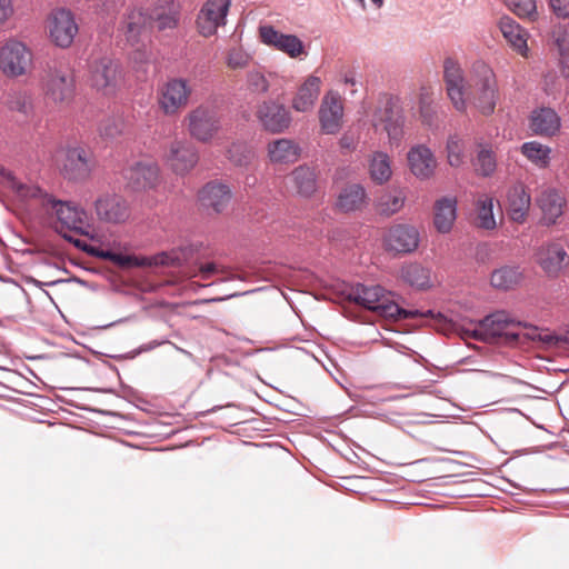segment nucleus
<instances>
[{
  "instance_id": "6ab92c4d",
  "label": "nucleus",
  "mask_w": 569,
  "mask_h": 569,
  "mask_svg": "<svg viewBox=\"0 0 569 569\" xmlns=\"http://www.w3.org/2000/svg\"><path fill=\"white\" fill-rule=\"evenodd\" d=\"M420 242V234L416 227L409 224H395L385 236L387 250L397 253H411Z\"/></svg>"
},
{
  "instance_id": "864d4df0",
  "label": "nucleus",
  "mask_w": 569,
  "mask_h": 569,
  "mask_svg": "<svg viewBox=\"0 0 569 569\" xmlns=\"http://www.w3.org/2000/svg\"><path fill=\"white\" fill-rule=\"evenodd\" d=\"M248 89L253 93H266L269 90V82L259 71H250L247 74Z\"/></svg>"
},
{
  "instance_id": "ddd939ff",
  "label": "nucleus",
  "mask_w": 569,
  "mask_h": 569,
  "mask_svg": "<svg viewBox=\"0 0 569 569\" xmlns=\"http://www.w3.org/2000/svg\"><path fill=\"white\" fill-rule=\"evenodd\" d=\"M443 81L455 109L460 112L465 111L467 108L465 72L460 63L451 57L443 61Z\"/></svg>"
},
{
  "instance_id": "de8ad7c7",
  "label": "nucleus",
  "mask_w": 569,
  "mask_h": 569,
  "mask_svg": "<svg viewBox=\"0 0 569 569\" xmlns=\"http://www.w3.org/2000/svg\"><path fill=\"white\" fill-rule=\"evenodd\" d=\"M144 259H146V266H156V267H181L182 266L179 254L177 252V248H173L170 251H161L159 253L153 254L150 258H144Z\"/></svg>"
},
{
  "instance_id": "8fccbe9b",
  "label": "nucleus",
  "mask_w": 569,
  "mask_h": 569,
  "mask_svg": "<svg viewBox=\"0 0 569 569\" xmlns=\"http://www.w3.org/2000/svg\"><path fill=\"white\" fill-rule=\"evenodd\" d=\"M447 158L451 167H460L463 163L462 142L457 136H450L447 141Z\"/></svg>"
},
{
  "instance_id": "4be33fe9",
  "label": "nucleus",
  "mask_w": 569,
  "mask_h": 569,
  "mask_svg": "<svg viewBox=\"0 0 569 569\" xmlns=\"http://www.w3.org/2000/svg\"><path fill=\"white\" fill-rule=\"evenodd\" d=\"M407 160L410 171L416 178L428 180L433 176L437 160L431 149L427 146L417 144L411 147L408 151Z\"/></svg>"
},
{
  "instance_id": "a878e982",
  "label": "nucleus",
  "mask_w": 569,
  "mask_h": 569,
  "mask_svg": "<svg viewBox=\"0 0 569 569\" xmlns=\"http://www.w3.org/2000/svg\"><path fill=\"white\" fill-rule=\"evenodd\" d=\"M232 193L229 186L210 181L199 192V200L206 208H211L214 212H222L229 204Z\"/></svg>"
},
{
  "instance_id": "6e6552de",
  "label": "nucleus",
  "mask_w": 569,
  "mask_h": 569,
  "mask_svg": "<svg viewBox=\"0 0 569 569\" xmlns=\"http://www.w3.org/2000/svg\"><path fill=\"white\" fill-rule=\"evenodd\" d=\"M97 219L102 223L121 224L131 216V208L127 199L114 192L100 194L93 203Z\"/></svg>"
},
{
  "instance_id": "4d7b16f0",
  "label": "nucleus",
  "mask_w": 569,
  "mask_h": 569,
  "mask_svg": "<svg viewBox=\"0 0 569 569\" xmlns=\"http://www.w3.org/2000/svg\"><path fill=\"white\" fill-rule=\"evenodd\" d=\"M112 263L121 268L141 267L146 266V259H139L131 254H123L121 252H113Z\"/></svg>"
},
{
  "instance_id": "7c9ffc66",
  "label": "nucleus",
  "mask_w": 569,
  "mask_h": 569,
  "mask_svg": "<svg viewBox=\"0 0 569 569\" xmlns=\"http://www.w3.org/2000/svg\"><path fill=\"white\" fill-rule=\"evenodd\" d=\"M508 213L512 221L523 222L529 211L531 198L521 184L512 187L507 194Z\"/></svg>"
},
{
  "instance_id": "49530a36",
  "label": "nucleus",
  "mask_w": 569,
  "mask_h": 569,
  "mask_svg": "<svg viewBox=\"0 0 569 569\" xmlns=\"http://www.w3.org/2000/svg\"><path fill=\"white\" fill-rule=\"evenodd\" d=\"M478 209V226L486 230L496 228V220L493 217V204L492 199L485 198L480 199L477 203Z\"/></svg>"
},
{
  "instance_id": "39448f33",
  "label": "nucleus",
  "mask_w": 569,
  "mask_h": 569,
  "mask_svg": "<svg viewBox=\"0 0 569 569\" xmlns=\"http://www.w3.org/2000/svg\"><path fill=\"white\" fill-rule=\"evenodd\" d=\"M186 121L190 136L199 142H210L221 129L218 111L210 106L200 104L191 110Z\"/></svg>"
},
{
  "instance_id": "13d9d810",
  "label": "nucleus",
  "mask_w": 569,
  "mask_h": 569,
  "mask_svg": "<svg viewBox=\"0 0 569 569\" xmlns=\"http://www.w3.org/2000/svg\"><path fill=\"white\" fill-rule=\"evenodd\" d=\"M122 4L123 0H99L97 3V10L106 17H113Z\"/></svg>"
},
{
  "instance_id": "2eb2a0df",
  "label": "nucleus",
  "mask_w": 569,
  "mask_h": 569,
  "mask_svg": "<svg viewBox=\"0 0 569 569\" xmlns=\"http://www.w3.org/2000/svg\"><path fill=\"white\" fill-rule=\"evenodd\" d=\"M256 117L262 129L270 133L284 132L292 121L288 108L273 100L263 101L258 104Z\"/></svg>"
},
{
  "instance_id": "bb28decb",
  "label": "nucleus",
  "mask_w": 569,
  "mask_h": 569,
  "mask_svg": "<svg viewBox=\"0 0 569 569\" xmlns=\"http://www.w3.org/2000/svg\"><path fill=\"white\" fill-rule=\"evenodd\" d=\"M537 203L542 212V223L550 226L562 216L566 199L556 189H546L538 196Z\"/></svg>"
},
{
  "instance_id": "72a5a7b5",
  "label": "nucleus",
  "mask_w": 569,
  "mask_h": 569,
  "mask_svg": "<svg viewBox=\"0 0 569 569\" xmlns=\"http://www.w3.org/2000/svg\"><path fill=\"white\" fill-rule=\"evenodd\" d=\"M290 178L297 192L303 197H310L317 190V174L315 169L308 166L296 168Z\"/></svg>"
},
{
  "instance_id": "423d86ee",
  "label": "nucleus",
  "mask_w": 569,
  "mask_h": 569,
  "mask_svg": "<svg viewBox=\"0 0 569 569\" xmlns=\"http://www.w3.org/2000/svg\"><path fill=\"white\" fill-rule=\"evenodd\" d=\"M192 88L184 78H170L159 89L158 104L163 114L172 117L184 109L190 100Z\"/></svg>"
},
{
  "instance_id": "dca6fc26",
  "label": "nucleus",
  "mask_w": 569,
  "mask_h": 569,
  "mask_svg": "<svg viewBox=\"0 0 569 569\" xmlns=\"http://www.w3.org/2000/svg\"><path fill=\"white\" fill-rule=\"evenodd\" d=\"M231 0H207L197 17V27L203 37L213 36L219 27L227 23Z\"/></svg>"
},
{
  "instance_id": "20e7f679",
  "label": "nucleus",
  "mask_w": 569,
  "mask_h": 569,
  "mask_svg": "<svg viewBox=\"0 0 569 569\" xmlns=\"http://www.w3.org/2000/svg\"><path fill=\"white\" fill-rule=\"evenodd\" d=\"M43 208L51 209L62 227L79 234H90V224L84 209L70 201L58 200L53 196L43 197Z\"/></svg>"
},
{
  "instance_id": "473e14b6",
  "label": "nucleus",
  "mask_w": 569,
  "mask_h": 569,
  "mask_svg": "<svg viewBox=\"0 0 569 569\" xmlns=\"http://www.w3.org/2000/svg\"><path fill=\"white\" fill-rule=\"evenodd\" d=\"M268 154L274 163H291L298 160L300 148L290 139H278L269 143Z\"/></svg>"
},
{
  "instance_id": "0eeeda50",
  "label": "nucleus",
  "mask_w": 569,
  "mask_h": 569,
  "mask_svg": "<svg viewBox=\"0 0 569 569\" xmlns=\"http://www.w3.org/2000/svg\"><path fill=\"white\" fill-rule=\"evenodd\" d=\"M349 299L355 303L387 318L385 306H389L395 302V293L386 290L380 284L367 286L363 283H356L350 289Z\"/></svg>"
},
{
  "instance_id": "c9c22d12",
  "label": "nucleus",
  "mask_w": 569,
  "mask_h": 569,
  "mask_svg": "<svg viewBox=\"0 0 569 569\" xmlns=\"http://www.w3.org/2000/svg\"><path fill=\"white\" fill-rule=\"evenodd\" d=\"M521 278L522 272L518 266H503L492 271L490 282L492 287L507 291L515 288Z\"/></svg>"
},
{
  "instance_id": "a211bd4d",
  "label": "nucleus",
  "mask_w": 569,
  "mask_h": 569,
  "mask_svg": "<svg viewBox=\"0 0 569 569\" xmlns=\"http://www.w3.org/2000/svg\"><path fill=\"white\" fill-rule=\"evenodd\" d=\"M127 187L132 191L152 189L159 181V168L149 161H138L123 170Z\"/></svg>"
},
{
  "instance_id": "a18cd8bd",
  "label": "nucleus",
  "mask_w": 569,
  "mask_h": 569,
  "mask_svg": "<svg viewBox=\"0 0 569 569\" xmlns=\"http://www.w3.org/2000/svg\"><path fill=\"white\" fill-rule=\"evenodd\" d=\"M473 166L479 174L483 177L491 176L497 167L496 156L493 151L486 148L479 150L477 158L473 162Z\"/></svg>"
},
{
  "instance_id": "cd10ccee",
  "label": "nucleus",
  "mask_w": 569,
  "mask_h": 569,
  "mask_svg": "<svg viewBox=\"0 0 569 569\" xmlns=\"http://www.w3.org/2000/svg\"><path fill=\"white\" fill-rule=\"evenodd\" d=\"M499 29L507 42L522 57L528 54L527 31L511 17L503 16L499 20Z\"/></svg>"
},
{
  "instance_id": "c756f323",
  "label": "nucleus",
  "mask_w": 569,
  "mask_h": 569,
  "mask_svg": "<svg viewBox=\"0 0 569 569\" xmlns=\"http://www.w3.org/2000/svg\"><path fill=\"white\" fill-rule=\"evenodd\" d=\"M433 224L438 232L451 231L457 219V200L453 197H442L433 206Z\"/></svg>"
},
{
  "instance_id": "69168bd1",
  "label": "nucleus",
  "mask_w": 569,
  "mask_h": 569,
  "mask_svg": "<svg viewBox=\"0 0 569 569\" xmlns=\"http://www.w3.org/2000/svg\"><path fill=\"white\" fill-rule=\"evenodd\" d=\"M201 278L203 280H209L212 276L219 273V266L214 262L203 263L199 268Z\"/></svg>"
},
{
  "instance_id": "2f4dec72",
  "label": "nucleus",
  "mask_w": 569,
  "mask_h": 569,
  "mask_svg": "<svg viewBox=\"0 0 569 569\" xmlns=\"http://www.w3.org/2000/svg\"><path fill=\"white\" fill-rule=\"evenodd\" d=\"M366 199V190L361 184H349L341 190L337 199V208L342 212L357 211L365 206Z\"/></svg>"
},
{
  "instance_id": "6e6d98bb",
  "label": "nucleus",
  "mask_w": 569,
  "mask_h": 569,
  "mask_svg": "<svg viewBox=\"0 0 569 569\" xmlns=\"http://www.w3.org/2000/svg\"><path fill=\"white\" fill-rule=\"evenodd\" d=\"M250 56L241 48H232L228 52V66L230 68H243L248 64Z\"/></svg>"
},
{
  "instance_id": "f8f14e48",
  "label": "nucleus",
  "mask_w": 569,
  "mask_h": 569,
  "mask_svg": "<svg viewBox=\"0 0 569 569\" xmlns=\"http://www.w3.org/2000/svg\"><path fill=\"white\" fill-rule=\"evenodd\" d=\"M536 256L538 264L550 278L558 277L569 266V247L559 240L541 244Z\"/></svg>"
},
{
  "instance_id": "9b49d317",
  "label": "nucleus",
  "mask_w": 569,
  "mask_h": 569,
  "mask_svg": "<svg viewBox=\"0 0 569 569\" xmlns=\"http://www.w3.org/2000/svg\"><path fill=\"white\" fill-rule=\"evenodd\" d=\"M96 167L93 153L83 147H70L66 151L61 172L70 181L87 180Z\"/></svg>"
},
{
  "instance_id": "5701e85b",
  "label": "nucleus",
  "mask_w": 569,
  "mask_h": 569,
  "mask_svg": "<svg viewBox=\"0 0 569 569\" xmlns=\"http://www.w3.org/2000/svg\"><path fill=\"white\" fill-rule=\"evenodd\" d=\"M167 161L176 173L184 174L198 162V153L190 142L173 141Z\"/></svg>"
},
{
  "instance_id": "9d476101",
  "label": "nucleus",
  "mask_w": 569,
  "mask_h": 569,
  "mask_svg": "<svg viewBox=\"0 0 569 569\" xmlns=\"http://www.w3.org/2000/svg\"><path fill=\"white\" fill-rule=\"evenodd\" d=\"M121 78L119 63L109 57H102L93 61L90 67L91 86L103 94L114 93Z\"/></svg>"
},
{
  "instance_id": "3c124183",
  "label": "nucleus",
  "mask_w": 569,
  "mask_h": 569,
  "mask_svg": "<svg viewBox=\"0 0 569 569\" xmlns=\"http://www.w3.org/2000/svg\"><path fill=\"white\" fill-rule=\"evenodd\" d=\"M303 43L295 34H284L279 42L277 50L287 53L290 58H297L303 53Z\"/></svg>"
},
{
  "instance_id": "f3484780",
  "label": "nucleus",
  "mask_w": 569,
  "mask_h": 569,
  "mask_svg": "<svg viewBox=\"0 0 569 569\" xmlns=\"http://www.w3.org/2000/svg\"><path fill=\"white\" fill-rule=\"evenodd\" d=\"M76 92V81L68 68H51L44 84L46 97L56 103L69 102Z\"/></svg>"
},
{
  "instance_id": "e433bc0d",
  "label": "nucleus",
  "mask_w": 569,
  "mask_h": 569,
  "mask_svg": "<svg viewBox=\"0 0 569 569\" xmlns=\"http://www.w3.org/2000/svg\"><path fill=\"white\" fill-rule=\"evenodd\" d=\"M369 173L372 181L378 184L387 182L391 174L390 158L386 152H373L369 162Z\"/></svg>"
},
{
  "instance_id": "0e129e2a",
  "label": "nucleus",
  "mask_w": 569,
  "mask_h": 569,
  "mask_svg": "<svg viewBox=\"0 0 569 569\" xmlns=\"http://www.w3.org/2000/svg\"><path fill=\"white\" fill-rule=\"evenodd\" d=\"M420 118L423 124L428 127H432L436 123V107L428 106V107H421L419 109Z\"/></svg>"
},
{
  "instance_id": "37998d69",
  "label": "nucleus",
  "mask_w": 569,
  "mask_h": 569,
  "mask_svg": "<svg viewBox=\"0 0 569 569\" xmlns=\"http://www.w3.org/2000/svg\"><path fill=\"white\" fill-rule=\"evenodd\" d=\"M124 121L120 116H110L99 123L100 137L104 140H114L123 133Z\"/></svg>"
},
{
  "instance_id": "5fc2aeb1",
  "label": "nucleus",
  "mask_w": 569,
  "mask_h": 569,
  "mask_svg": "<svg viewBox=\"0 0 569 569\" xmlns=\"http://www.w3.org/2000/svg\"><path fill=\"white\" fill-rule=\"evenodd\" d=\"M259 34L261 41L267 44L274 47L276 49L279 46V42L281 41L282 37L286 33H282L278 30H276L272 26H261L259 28Z\"/></svg>"
},
{
  "instance_id": "b1692460",
  "label": "nucleus",
  "mask_w": 569,
  "mask_h": 569,
  "mask_svg": "<svg viewBox=\"0 0 569 569\" xmlns=\"http://www.w3.org/2000/svg\"><path fill=\"white\" fill-rule=\"evenodd\" d=\"M150 27L148 11L143 8L128 9L121 21V31L132 47L141 42V36Z\"/></svg>"
},
{
  "instance_id": "09e8293b",
  "label": "nucleus",
  "mask_w": 569,
  "mask_h": 569,
  "mask_svg": "<svg viewBox=\"0 0 569 569\" xmlns=\"http://www.w3.org/2000/svg\"><path fill=\"white\" fill-rule=\"evenodd\" d=\"M551 39L562 58L569 54V28L567 26H556L551 31Z\"/></svg>"
},
{
  "instance_id": "1a4fd4ad",
  "label": "nucleus",
  "mask_w": 569,
  "mask_h": 569,
  "mask_svg": "<svg viewBox=\"0 0 569 569\" xmlns=\"http://www.w3.org/2000/svg\"><path fill=\"white\" fill-rule=\"evenodd\" d=\"M48 28L51 41L61 49L71 47L79 32L74 14L64 8L50 13Z\"/></svg>"
},
{
  "instance_id": "aec40b11",
  "label": "nucleus",
  "mask_w": 569,
  "mask_h": 569,
  "mask_svg": "<svg viewBox=\"0 0 569 569\" xmlns=\"http://www.w3.org/2000/svg\"><path fill=\"white\" fill-rule=\"evenodd\" d=\"M343 106L338 92L330 90L322 98L319 121L323 133L335 134L341 128Z\"/></svg>"
},
{
  "instance_id": "7ed1b4c3",
  "label": "nucleus",
  "mask_w": 569,
  "mask_h": 569,
  "mask_svg": "<svg viewBox=\"0 0 569 569\" xmlns=\"http://www.w3.org/2000/svg\"><path fill=\"white\" fill-rule=\"evenodd\" d=\"M403 116L400 99L392 94H383L373 113V126L383 124L391 142L400 141L403 133Z\"/></svg>"
},
{
  "instance_id": "e2e57ef3",
  "label": "nucleus",
  "mask_w": 569,
  "mask_h": 569,
  "mask_svg": "<svg viewBox=\"0 0 569 569\" xmlns=\"http://www.w3.org/2000/svg\"><path fill=\"white\" fill-rule=\"evenodd\" d=\"M200 247L196 243H189L177 248L182 266L187 263L198 251Z\"/></svg>"
},
{
  "instance_id": "412c9836",
  "label": "nucleus",
  "mask_w": 569,
  "mask_h": 569,
  "mask_svg": "<svg viewBox=\"0 0 569 569\" xmlns=\"http://www.w3.org/2000/svg\"><path fill=\"white\" fill-rule=\"evenodd\" d=\"M528 127L538 137L552 138L560 132L561 118L550 107H538L530 112Z\"/></svg>"
},
{
  "instance_id": "393cba45",
  "label": "nucleus",
  "mask_w": 569,
  "mask_h": 569,
  "mask_svg": "<svg viewBox=\"0 0 569 569\" xmlns=\"http://www.w3.org/2000/svg\"><path fill=\"white\" fill-rule=\"evenodd\" d=\"M147 11L150 26L154 24L159 31L177 28L180 20L179 4L173 0H159Z\"/></svg>"
},
{
  "instance_id": "4c0bfd02",
  "label": "nucleus",
  "mask_w": 569,
  "mask_h": 569,
  "mask_svg": "<svg viewBox=\"0 0 569 569\" xmlns=\"http://www.w3.org/2000/svg\"><path fill=\"white\" fill-rule=\"evenodd\" d=\"M6 188L10 189L16 197L21 201H28L31 199H39L41 206L43 207V197L50 196L44 192L41 188L36 184L23 183L19 181L14 174L9 176V182L6 184Z\"/></svg>"
},
{
  "instance_id": "f03ea898",
  "label": "nucleus",
  "mask_w": 569,
  "mask_h": 569,
  "mask_svg": "<svg viewBox=\"0 0 569 569\" xmlns=\"http://www.w3.org/2000/svg\"><path fill=\"white\" fill-rule=\"evenodd\" d=\"M521 325V321L512 318L507 311L500 310L480 320L479 327L472 331L471 337L482 342L503 338L508 343H518Z\"/></svg>"
},
{
  "instance_id": "f704fd0d",
  "label": "nucleus",
  "mask_w": 569,
  "mask_h": 569,
  "mask_svg": "<svg viewBox=\"0 0 569 569\" xmlns=\"http://www.w3.org/2000/svg\"><path fill=\"white\" fill-rule=\"evenodd\" d=\"M400 277L406 283L420 290L431 286L430 270L418 262L402 266Z\"/></svg>"
},
{
  "instance_id": "603ef678",
  "label": "nucleus",
  "mask_w": 569,
  "mask_h": 569,
  "mask_svg": "<svg viewBox=\"0 0 569 569\" xmlns=\"http://www.w3.org/2000/svg\"><path fill=\"white\" fill-rule=\"evenodd\" d=\"M387 318L392 320H408L422 318V311L418 309H403L396 301L389 306H385Z\"/></svg>"
},
{
  "instance_id": "c03bdc74",
  "label": "nucleus",
  "mask_w": 569,
  "mask_h": 569,
  "mask_svg": "<svg viewBox=\"0 0 569 569\" xmlns=\"http://www.w3.org/2000/svg\"><path fill=\"white\" fill-rule=\"evenodd\" d=\"M7 104L10 110L28 116L32 111L31 94L26 90H12L8 93Z\"/></svg>"
},
{
  "instance_id": "4468645a",
  "label": "nucleus",
  "mask_w": 569,
  "mask_h": 569,
  "mask_svg": "<svg viewBox=\"0 0 569 569\" xmlns=\"http://www.w3.org/2000/svg\"><path fill=\"white\" fill-rule=\"evenodd\" d=\"M32 61L29 49L19 41H10L0 50V70L7 77L16 78L27 72Z\"/></svg>"
},
{
  "instance_id": "774afa93",
  "label": "nucleus",
  "mask_w": 569,
  "mask_h": 569,
  "mask_svg": "<svg viewBox=\"0 0 569 569\" xmlns=\"http://www.w3.org/2000/svg\"><path fill=\"white\" fill-rule=\"evenodd\" d=\"M342 81L346 86H350L352 88L360 83L353 69L343 74Z\"/></svg>"
},
{
  "instance_id": "ea45409f",
  "label": "nucleus",
  "mask_w": 569,
  "mask_h": 569,
  "mask_svg": "<svg viewBox=\"0 0 569 569\" xmlns=\"http://www.w3.org/2000/svg\"><path fill=\"white\" fill-rule=\"evenodd\" d=\"M406 196L402 191H393L383 193L377 203V208L380 214L390 217L403 207Z\"/></svg>"
},
{
  "instance_id": "680f3d73",
  "label": "nucleus",
  "mask_w": 569,
  "mask_h": 569,
  "mask_svg": "<svg viewBox=\"0 0 569 569\" xmlns=\"http://www.w3.org/2000/svg\"><path fill=\"white\" fill-rule=\"evenodd\" d=\"M540 336L539 329L536 326L527 325L522 322L520 327V341L519 342H526V341H538V337Z\"/></svg>"
},
{
  "instance_id": "79ce46f5",
  "label": "nucleus",
  "mask_w": 569,
  "mask_h": 569,
  "mask_svg": "<svg viewBox=\"0 0 569 569\" xmlns=\"http://www.w3.org/2000/svg\"><path fill=\"white\" fill-rule=\"evenodd\" d=\"M507 7L520 19L528 21L538 20L537 2L536 0H505Z\"/></svg>"
},
{
  "instance_id": "58836bf2",
  "label": "nucleus",
  "mask_w": 569,
  "mask_h": 569,
  "mask_svg": "<svg viewBox=\"0 0 569 569\" xmlns=\"http://www.w3.org/2000/svg\"><path fill=\"white\" fill-rule=\"evenodd\" d=\"M521 153L538 168H547L551 149L538 141H528L521 146Z\"/></svg>"
},
{
  "instance_id": "052dcab7",
  "label": "nucleus",
  "mask_w": 569,
  "mask_h": 569,
  "mask_svg": "<svg viewBox=\"0 0 569 569\" xmlns=\"http://www.w3.org/2000/svg\"><path fill=\"white\" fill-rule=\"evenodd\" d=\"M549 7L558 18H569V0H549Z\"/></svg>"
},
{
  "instance_id": "a19ab883",
  "label": "nucleus",
  "mask_w": 569,
  "mask_h": 569,
  "mask_svg": "<svg viewBox=\"0 0 569 569\" xmlns=\"http://www.w3.org/2000/svg\"><path fill=\"white\" fill-rule=\"evenodd\" d=\"M228 159L237 167H247L254 157L252 148L242 141L232 142L227 150Z\"/></svg>"
},
{
  "instance_id": "c85d7f7f",
  "label": "nucleus",
  "mask_w": 569,
  "mask_h": 569,
  "mask_svg": "<svg viewBox=\"0 0 569 569\" xmlns=\"http://www.w3.org/2000/svg\"><path fill=\"white\" fill-rule=\"evenodd\" d=\"M320 87L321 79L316 76H309L298 88L297 94L292 99V108L298 112L312 110L318 100Z\"/></svg>"
},
{
  "instance_id": "338daca9",
  "label": "nucleus",
  "mask_w": 569,
  "mask_h": 569,
  "mask_svg": "<svg viewBox=\"0 0 569 569\" xmlns=\"http://www.w3.org/2000/svg\"><path fill=\"white\" fill-rule=\"evenodd\" d=\"M12 12L10 0H0V23L3 22Z\"/></svg>"
},
{
  "instance_id": "bf43d9fd",
  "label": "nucleus",
  "mask_w": 569,
  "mask_h": 569,
  "mask_svg": "<svg viewBox=\"0 0 569 569\" xmlns=\"http://www.w3.org/2000/svg\"><path fill=\"white\" fill-rule=\"evenodd\" d=\"M538 341L547 346H559L560 343L569 345V331L565 335L558 336L553 333H541L538 337Z\"/></svg>"
},
{
  "instance_id": "f257e3e1",
  "label": "nucleus",
  "mask_w": 569,
  "mask_h": 569,
  "mask_svg": "<svg viewBox=\"0 0 569 569\" xmlns=\"http://www.w3.org/2000/svg\"><path fill=\"white\" fill-rule=\"evenodd\" d=\"M470 98L475 108L483 116H491L500 99L497 76L483 61H476L470 74Z\"/></svg>"
}]
</instances>
